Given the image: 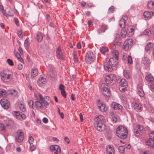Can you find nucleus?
Segmentation results:
<instances>
[{"label": "nucleus", "instance_id": "obj_1", "mask_svg": "<svg viewBox=\"0 0 154 154\" xmlns=\"http://www.w3.org/2000/svg\"><path fill=\"white\" fill-rule=\"evenodd\" d=\"M118 63V59L111 57L109 61L104 63V69L106 71L111 72L113 69L112 67L116 66Z\"/></svg>", "mask_w": 154, "mask_h": 154}, {"label": "nucleus", "instance_id": "obj_2", "mask_svg": "<svg viewBox=\"0 0 154 154\" xmlns=\"http://www.w3.org/2000/svg\"><path fill=\"white\" fill-rule=\"evenodd\" d=\"M117 136L121 139H125L127 137L128 130L125 128L120 126L118 127L116 129Z\"/></svg>", "mask_w": 154, "mask_h": 154}, {"label": "nucleus", "instance_id": "obj_3", "mask_svg": "<svg viewBox=\"0 0 154 154\" xmlns=\"http://www.w3.org/2000/svg\"><path fill=\"white\" fill-rule=\"evenodd\" d=\"M13 76L12 72L10 70L7 69L1 73L2 80L4 82H8L11 79Z\"/></svg>", "mask_w": 154, "mask_h": 154}, {"label": "nucleus", "instance_id": "obj_4", "mask_svg": "<svg viewBox=\"0 0 154 154\" xmlns=\"http://www.w3.org/2000/svg\"><path fill=\"white\" fill-rule=\"evenodd\" d=\"M105 79L106 83L110 85L114 84L116 81V75L112 74L106 75L105 77Z\"/></svg>", "mask_w": 154, "mask_h": 154}, {"label": "nucleus", "instance_id": "obj_5", "mask_svg": "<svg viewBox=\"0 0 154 154\" xmlns=\"http://www.w3.org/2000/svg\"><path fill=\"white\" fill-rule=\"evenodd\" d=\"M94 57L93 53L91 51H88L87 52L85 55L86 62L88 64H91L94 61Z\"/></svg>", "mask_w": 154, "mask_h": 154}, {"label": "nucleus", "instance_id": "obj_6", "mask_svg": "<svg viewBox=\"0 0 154 154\" xmlns=\"http://www.w3.org/2000/svg\"><path fill=\"white\" fill-rule=\"evenodd\" d=\"M101 91L103 94L107 97L110 95V91L109 86L105 84H103L101 85Z\"/></svg>", "mask_w": 154, "mask_h": 154}, {"label": "nucleus", "instance_id": "obj_7", "mask_svg": "<svg viewBox=\"0 0 154 154\" xmlns=\"http://www.w3.org/2000/svg\"><path fill=\"white\" fill-rule=\"evenodd\" d=\"M103 116L99 115V116L95 117L94 119V127L96 128V126H100L104 124L103 123Z\"/></svg>", "mask_w": 154, "mask_h": 154}, {"label": "nucleus", "instance_id": "obj_8", "mask_svg": "<svg viewBox=\"0 0 154 154\" xmlns=\"http://www.w3.org/2000/svg\"><path fill=\"white\" fill-rule=\"evenodd\" d=\"M15 138L16 141L18 142H21L24 139L23 133L21 131H17L15 135Z\"/></svg>", "mask_w": 154, "mask_h": 154}, {"label": "nucleus", "instance_id": "obj_9", "mask_svg": "<svg viewBox=\"0 0 154 154\" xmlns=\"http://www.w3.org/2000/svg\"><path fill=\"white\" fill-rule=\"evenodd\" d=\"M131 105L132 107L137 112H140L142 110V105L140 103H138L135 102H133Z\"/></svg>", "mask_w": 154, "mask_h": 154}, {"label": "nucleus", "instance_id": "obj_10", "mask_svg": "<svg viewBox=\"0 0 154 154\" xmlns=\"http://www.w3.org/2000/svg\"><path fill=\"white\" fill-rule=\"evenodd\" d=\"M144 129V128L142 125H138L136 126L134 129V132L135 135L137 136L140 135V132Z\"/></svg>", "mask_w": 154, "mask_h": 154}, {"label": "nucleus", "instance_id": "obj_11", "mask_svg": "<svg viewBox=\"0 0 154 154\" xmlns=\"http://www.w3.org/2000/svg\"><path fill=\"white\" fill-rule=\"evenodd\" d=\"M128 19V17L127 16L123 15L122 18L120 20L119 23L120 26L122 28H124L125 26V22Z\"/></svg>", "mask_w": 154, "mask_h": 154}, {"label": "nucleus", "instance_id": "obj_12", "mask_svg": "<svg viewBox=\"0 0 154 154\" xmlns=\"http://www.w3.org/2000/svg\"><path fill=\"white\" fill-rule=\"evenodd\" d=\"M0 104L5 109L8 108L10 106V103L5 98L2 99L0 101Z\"/></svg>", "mask_w": 154, "mask_h": 154}, {"label": "nucleus", "instance_id": "obj_13", "mask_svg": "<svg viewBox=\"0 0 154 154\" xmlns=\"http://www.w3.org/2000/svg\"><path fill=\"white\" fill-rule=\"evenodd\" d=\"M111 106L115 110H122L123 109V107L121 105L115 102L112 103Z\"/></svg>", "mask_w": 154, "mask_h": 154}, {"label": "nucleus", "instance_id": "obj_14", "mask_svg": "<svg viewBox=\"0 0 154 154\" xmlns=\"http://www.w3.org/2000/svg\"><path fill=\"white\" fill-rule=\"evenodd\" d=\"M57 57L59 59L63 60L64 58L62 52V50L60 47H59L56 51Z\"/></svg>", "mask_w": 154, "mask_h": 154}, {"label": "nucleus", "instance_id": "obj_15", "mask_svg": "<svg viewBox=\"0 0 154 154\" xmlns=\"http://www.w3.org/2000/svg\"><path fill=\"white\" fill-rule=\"evenodd\" d=\"M44 103V106L47 107L51 103V100L50 97L47 96H45L43 99V101L42 102Z\"/></svg>", "mask_w": 154, "mask_h": 154}, {"label": "nucleus", "instance_id": "obj_16", "mask_svg": "<svg viewBox=\"0 0 154 154\" xmlns=\"http://www.w3.org/2000/svg\"><path fill=\"white\" fill-rule=\"evenodd\" d=\"M118 81L119 82L120 86L126 87L128 85L127 82L125 79H119Z\"/></svg>", "mask_w": 154, "mask_h": 154}, {"label": "nucleus", "instance_id": "obj_17", "mask_svg": "<svg viewBox=\"0 0 154 154\" xmlns=\"http://www.w3.org/2000/svg\"><path fill=\"white\" fill-rule=\"evenodd\" d=\"M106 150L108 154H114V149L112 145L107 146Z\"/></svg>", "mask_w": 154, "mask_h": 154}, {"label": "nucleus", "instance_id": "obj_18", "mask_svg": "<svg viewBox=\"0 0 154 154\" xmlns=\"http://www.w3.org/2000/svg\"><path fill=\"white\" fill-rule=\"evenodd\" d=\"M46 81V79L43 76L41 75L38 79L37 83L39 86H41L43 84L45 83Z\"/></svg>", "mask_w": 154, "mask_h": 154}, {"label": "nucleus", "instance_id": "obj_19", "mask_svg": "<svg viewBox=\"0 0 154 154\" xmlns=\"http://www.w3.org/2000/svg\"><path fill=\"white\" fill-rule=\"evenodd\" d=\"M137 93L140 97H143L144 96V93L143 91L142 87L141 86H138L137 87Z\"/></svg>", "mask_w": 154, "mask_h": 154}, {"label": "nucleus", "instance_id": "obj_20", "mask_svg": "<svg viewBox=\"0 0 154 154\" xmlns=\"http://www.w3.org/2000/svg\"><path fill=\"white\" fill-rule=\"evenodd\" d=\"M97 106L100 110L102 112H105L107 110V107L104 104L102 103L98 104Z\"/></svg>", "mask_w": 154, "mask_h": 154}, {"label": "nucleus", "instance_id": "obj_21", "mask_svg": "<svg viewBox=\"0 0 154 154\" xmlns=\"http://www.w3.org/2000/svg\"><path fill=\"white\" fill-rule=\"evenodd\" d=\"M145 79L147 81L150 83H154V77L150 74L147 75L145 77Z\"/></svg>", "mask_w": 154, "mask_h": 154}, {"label": "nucleus", "instance_id": "obj_22", "mask_svg": "<svg viewBox=\"0 0 154 154\" xmlns=\"http://www.w3.org/2000/svg\"><path fill=\"white\" fill-rule=\"evenodd\" d=\"M154 14L153 12H149L148 11H145L144 12L143 16L145 18L149 19L151 18Z\"/></svg>", "mask_w": 154, "mask_h": 154}, {"label": "nucleus", "instance_id": "obj_23", "mask_svg": "<svg viewBox=\"0 0 154 154\" xmlns=\"http://www.w3.org/2000/svg\"><path fill=\"white\" fill-rule=\"evenodd\" d=\"M146 145L149 146L150 147L154 149V140L151 138L149 139L146 142Z\"/></svg>", "mask_w": 154, "mask_h": 154}, {"label": "nucleus", "instance_id": "obj_24", "mask_svg": "<svg viewBox=\"0 0 154 154\" xmlns=\"http://www.w3.org/2000/svg\"><path fill=\"white\" fill-rule=\"evenodd\" d=\"M50 149L51 151H56L58 152H61L60 148L57 145H52L50 147Z\"/></svg>", "mask_w": 154, "mask_h": 154}, {"label": "nucleus", "instance_id": "obj_25", "mask_svg": "<svg viewBox=\"0 0 154 154\" xmlns=\"http://www.w3.org/2000/svg\"><path fill=\"white\" fill-rule=\"evenodd\" d=\"M2 121L7 126H9L11 123V121L7 117L4 116L2 118Z\"/></svg>", "mask_w": 154, "mask_h": 154}, {"label": "nucleus", "instance_id": "obj_26", "mask_svg": "<svg viewBox=\"0 0 154 154\" xmlns=\"http://www.w3.org/2000/svg\"><path fill=\"white\" fill-rule=\"evenodd\" d=\"M35 38L38 42H41L43 39V34L40 32H38L36 34Z\"/></svg>", "mask_w": 154, "mask_h": 154}, {"label": "nucleus", "instance_id": "obj_27", "mask_svg": "<svg viewBox=\"0 0 154 154\" xmlns=\"http://www.w3.org/2000/svg\"><path fill=\"white\" fill-rule=\"evenodd\" d=\"M142 63L145 65L148 66L150 64V62L149 59L148 58L146 57H144L143 58Z\"/></svg>", "mask_w": 154, "mask_h": 154}, {"label": "nucleus", "instance_id": "obj_28", "mask_svg": "<svg viewBox=\"0 0 154 154\" xmlns=\"http://www.w3.org/2000/svg\"><path fill=\"white\" fill-rule=\"evenodd\" d=\"M127 31L129 36H132L134 32V29L133 27L132 26H129L127 29Z\"/></svg>", "mask_w": 154, "mask_h": 154}, {"label": "nucleus", "instance_id": "obj_29", "mask_svg": "<svg viewBox=\"0 0 154 154\" xmlns=\"http://www.w3.org/2000/svg\"><path fill=\"white\" fill-rule=\"evenodd\" d=\"M38 74V71L37 69H32L31 70V76L32 78H34Z\"/></svg>", "mask_w": 154, "mask_h": 154}, {"label": "nucleus", "instance_id": "obj_30", "mask_svg": "<svg viewBox=\"0 0 154 154\" xmlns=\"http://www.w3.org/2000/svg\"><path fill=\"white\" fill-rule=\"evenodd\" d=\"M20 109L23 112H25L26 110V108L23 103L19 101L18 102Z\"/></svg>", "mask_w": 154, "mask_h": 154}, {"label": "nucleus", "instance_id": "obj_31", "mask_svg": "<svg viewBox=\"0 0 154 154\" xmlns=\"http://www.w3.org/2000/svg\"><path fill=\"white\" fill-rule=\"evenodd\" d=\"M123 75L126 79H129L131 77V74L129 71L127 70H124Z\"/></svg>", "mask_w": 154, "mask_h": 154}, {"label": "nucleus", "instance_id": "obj_32", "mask_svg": "<svg viewBox=\"0 0 154 154\" xmlns=\"http://www.w3.org/2000/svg\"><path fill=\"white\" fill-rule=\"evenodd\" d=\"M95 128L98 131H104L106 129V125L104 124L103 125H101V126H96Z\"/></svg>", "mask_w": 154, "mask_h": 154}, {"label": "nucleus", "instance_id": "obj_33", "mask_svg": "<svg viewBox=\"0 0 154 154\" xmlns=\"http://www.w3.org/2000/svg\"><path fill=\"white\" fill-rule=\"evenodd\" d=\"M147 7L150 9H154V1H149L147 4Z\"/></svg>", "mask_w": 154, "mask_h": 154}, {"label": "nucleus", "instance_id": "obj_34", "mask_svg": "<svg viewBox=\"0 0 154 154\" xmlns=\"http://www.w3.org/2000/svg\"><path fill=\"white\" fill-rule=\"evenodd\" d=\"M42 102H40L39 101H37L35 102V105L38 109H41L43 108L44 106L42 103Z\"/></svg>", "mask_w": 154, "mask_h": 154}, {"label": "nucleus", "instance_id": "obj_35", "mask_svg": "<svg viewBox=\"0 0 154 154\" xmlns=\"http://www.w3.org/2000/svg\"><path fill=\"white\" fill-rule=\"evenodd\" d=\"M29 45V39L27 38L24 42V46L25 48L27 50Z\"/></svg>", "mask_w": 154, "mask_h": 154}, {"label": "nucleus", "instance_id": "obj_36", "mask_svg": "<svg viewBox=\"0 0 154 154\" xmlns=\"http://www.w3.org/2000/svg\"><path fill=\"white\" fill-rule=\"evenodd\" d=\"M112 54L113 56V58L118 59L119 57V52L118 51L115 50L112 52Z\"/></svg>", "mask_w": 154, "mask_h": 154}, {"label": "nucleus", "instance_id": "obj_37", "mask_svg": "<svg viewBox=\"0 0 154 154\" xmlns=\"http://www.w3.org/2000/svg\"><path fill=\"white\" fill-rule=\"evenodd\" d=\"M7 96L5 91L3 89H0V97H5Z\"/></svg>", "mask_w": 154, "mask_h": 154}, {"label": "nucleus", "instance_id": "obj_38", "mask_svg": "<svg viewBox=\"0 0 154 154\" xmlns=\"http://www.w3.org/2000/svg\"><path fill=\"white\" fill-rule=\"evenodd\" d=\"M48 73L51 77L52 78H54V77L55 75L52 68L49 69Z\"/></svg>", "mask_w": 154, "mask_h": 154}, {"label": "nucleus", "instance_id": "obj_39", "mask_svg": "<svg viewBox=\"0 0 154 154\" xmlns=\"http://www.w3.org/2000/svg\"><path fill=\"white\" fill-rule=\"evenodd\" d=\"M122 102L124 103H126L127 102L126 97L124 96L121 95L119 97Z\"/></svg>", "mask_w": 154, "mask_h": 154}, {"label": "nucleus", "instance_id": "obj_40", "mask_svg": "<svg viewBox=\"0 0 154 154\" xmlns=\"http://www.w3.org/2000/svg\"><path fill=\"white\" fill-rule=\"evenodd\" d=\"M107 29V27L106 25H103L102 26L100 29H99L98 31L99 33H100L104 32Z\"/></svg>", "mask_w": 154, "mask_h": 154}, {"label": "nucleus", "instance_id": "obj_41", "mask_svg": "<svg viewBox=\"0 0 154 154\" xmlns=\"http://www.w3.org/2000/svg\"><path fill=\"white\" fill-rule=\"evenodd\" d=\"M127 32L126 29L123 28L121 31L120 33V35L122 38H124L126 36Z\"/></svg>", "mask_w": 154, "mask_h": 154}, {"label": "nucleus", "instance_id": "obj_42", "mask_svg": "<svg viewBox=\"0 0 154 154\" xmlns=\"http://www.w3.org/2000/svg\"><path fill=\"white\" fill-rule=\"evenodd\" d=\"M100 52L101 53L104 54L105 52L108 51V49L107 47H103L100 48Z\"/></svg>", "mask_w": 154, "mask_h": 154}, {"label": "nucleus", "instance_id": "obj_43", "mask_svg": "<svg viewBox=\"0 0 154 154\" xmlns=\"http://www.w3.org/2000/svg\"><path fill=\"white\" fill-rule=\"evenodd\" d=\"M20 114L21 113L19 112L15 111L14 116L16 119L19 120Z\"/></svg>", "mask_w": 154, "mask_h": 154}, {"label": "nucleus", "instance_id": "obj_44", "mask_svg": "<svg viewBox=\"0 0 154 154\" xmlns=\"http://www.w3.org/2000/svg\"><path fill=\"white\" fill-rule=\"evenodd\" d=\"M152 43L149 42L147 45L145 47V49L146 51H148L152 47Z\"/></svg>", "mask_w": 154, "mask_h": 154}, {"label": "nucleus", "instance_id": "obj_45", "mask_svg": "<svg viewBox=\"0 0 154 154\" xmlns=\"http://www.w3.org/2000/svg\"><path fill=\"white\" fill-rule=\"evenodd\" d=\"M125 42L130 46L132 44L133 41L131 39H128L126 40Z\"/></svg>", "mask_w": 154, "mask_h": 154}, {"label": "nucleus", "instance_id": "obj_46", "mask_svg": "<svg viewBox=\"0 0 154 154\" xmlns=\"http://www.w3.org/2000/svg\"><path fill=\"white\" fill-rule=\"evenodd\" d=\"M3 6L2 5H0V11L3 13V14L5 16H7V15H9V16H11V17H12L13 15V13H11L10 14V15H7L6 14H5V12H4V11H3Z\"/></svg>", "mask_w": 154, "mask_h": 154}, {"label": "nucleus", "instance_id": "obj_47", "mask_svg": "<svg viewBox=\"0 0 154 154\" xmlns=\"http://www.w3.org/2000/svg\"><path fill=\"white\" fill-rule=\"evenodd\" d=\"M34 139L32 136L30 135L28 141L29 143L31 145L34 142Z\"/></svg>", "mask_w": 154, "mask_h": 154}, {"label": "nucleus", "instance_id": "obj_48", "mask_svg": "<svg viewBox=\"0 0 154 154\" xmlns=\"http://www.w3.org/2000/svg\"><path fill=\"white\" fill-rule=\"evenodd\" d=\"M125 147L123 146H120L119 148V151L120 153H122L124 152Z\"/></svg>", "mask_w": 154, "mask_h": 154}, {"label": "nucleus", "instance_id": "obj_49", "mask_svg": "<svg viewBox=\"0 0 154 154\" xmlns=\"http://www.w3.org/2000/svg\"><path fill=\"white\" fill-rule=\"evenodd\" d=\"M128 63L129 64H131L133 63L132 60V57L131 56L129 55L128 57Z\"/></svg>", "mask_w": 154, "mask_h": 154}, {"label": "nucleus", "instance_id": "obj_50", "mask_svg": "<svg viewBox=\"0 0 154 154\" xmlns=\"http://www.w3.org/2000/svg\"><path fill=\"white\" fill-rule=\"evenodd\" d=\"M129 46L124 42L123 45V48L124 50L125 51H127L129 48Z\"/></svg>", "mask_w": 154, "mask_h": 154}, {"label": "nucleus", "instance_id": "obj_51", "mask_svg": "<svg viewBox=\"0 0 154 154\" xmlns=\"http://www.w3.org/2000/svg\"><path fill=\"white\" fill-rule=\"evenodd\" d=\"M143 34L145 35L149 36L151 34V32L149 30L145 29L143 32Z\"/></svg>", "mask_w": 154, "mask_h": 154}, {"label": "nucleus", "instance_id": "obj_52", "mask_svg": "<svg viewBox=\"0 0 154 154\" xmlns=\"http://www.w3.org/2000/svg\"><path fill=\"white\" fill-rule=\"evenodd\" d=\"M73 58L74 59L75 62H78V58L76 53L74 51L73 53Z\"/></svg>", "mask_w": 154, "mask_h": 154}, {"label": "nucleus", "instance_id": "obj_53", "mask_svg": "<svg viewBox=\"0 0 154 154\" xmlns=\"http://www.w3.org/2000/svg\"><path fill=\"white\" fill-rule=\"evenodd\" d=\"M36 146L35 145H32L30 146L29 150L31 151H33L36 149Z\"/></svg>", "mask_w": 154, "mask_h": 154}, {"label": "nucleus", "instance_id": "obj_54", "mask_svg": "<svg viewBox=\"0 0 154 154\" xmlns=\"http://www.w3.org/2000/svg\"><path fill=\"white\" fill-rule=\"evenodd\" d=\"M26 118V115L24 113H21L20 115L19 120L24 119Z\"/></svg>", "mask_w": 154, "mask_h": 154}, {"label": "nucleus", "instance_id": "obj_55", "mask_svg": "<svg viewBox=\"0 0 154 154\" xmlns=\"http://www.w3.org/2000/svg\"><path fill=\"white\" fill-rule=\"evenodd\" d=\"M17 34L18 36L20 38L23 37L22 32L21 30H19L17 31Z\"/></svg>", "mask_w": 154, "mask_h": 154}, {"label": "nucleus", "instance_id": "obj_56", "mask_svg": "<svg viewBox=\"0 0 154 154\" xmlns=\"http://www.w3.org/2000/svg\"><path fill=\"white\" fill-rule=\"evenodd\" d=\"M149 136L150 137L149 138H151L154 140V132L151 131L149 133Z\"/></svg>", "mask_w": 154, "mask_h": 154}, {"label": "nucleus", "instance_id": "obj_57", "mask_svg": "<svg viewBox=\"0 0 154 154\" xmlns=\"http://www.w3.org/2000/svg\"><path fill=\"white\" fill-rule=\"evenodd\" d=\"M7 62L8 64L11 66H13L14 65V63L12 60L10 59H8L7 60Z\"/></svg>", "mask_w": 154, "mask_h": 154}, {"label": "nucleus", "instance_id": "obj_58", "mask_svg": "<svg viewBox=\"0 0 154 154\" xmlns=\"http://www.w3.org/2000/svg\"><path fill=\"white\" fill-rule=\"evenodd\" d=\"M28 104L29 107L31 108H33L34 103L32 100H30L29 101Z\"/></svg>", "mask_w": 154, "mask_h": 154}, {"label": "nucleus", "instance_id": "obj_59", "mask_svg": "<svg viewBox=\"0 0 154 154\" xmlns=\"http://www.w3.org/2000/svg\"><path fill=\"white\" fill-rule=\"evenodd\" d=\"M114 44L115 45H118L119 46H121L122 45L121 42H118L116 40L114 41Z\"/></svg>", "mask_w": 154, "mask_h": 154}, {"label": "nucleus", "instance_id": "obj_60", "mask_svg": "<svg viewBox=\"0 0 154 154\" xmlns=\"http://www.w3.org/2000/svg\"><path fill=\"white\" fill-rule=\"evenodd\" d=\"M17 91L14 90H12L11 91V94L13 95V96H15L17 94Z\"/></svg>", "mask_w": 154, "mask_h": 154}, {"label": "nucleus", "instance_id": "obj_61", "mask_svg": "<svg viewBox=\"0 0 154 154\" xmlns=\"http://www.w3.org/2000/svg\"><path fill=\"white\" fill-rule=\"evenodd\" d=\"M117 119L116 117L115 116H112L111 118V121L113 123H116L117 121Z\"/></svg>", "mask_w": 154, "mask_h": 154}, {"label": "nucleus", "instance_id": "obj_62", "mask_svg": "<svg viewBox=\"0 0 154 154\" xmlns=\"http://www.w3.org/2000/svg\"><path fill=\"white\" fill-rule=\"evenodd\" d=\"M38 96L39 98V100L41 102H43V101L44 98L42 95L41 94H38Z\"/></svg>", "mask_w": 154, "mask_h": 154}, {"label": "nucleus", "instance_id": "obj_63", "mask_svg": "<svg viewBox=\"0 0 154 154\" xmlns=\"http://www.w3.org/2000/svg\"><path fill=\"white\" fill-rule=\"evenodd\" d=\"M5 126L2 124H0V131L5 130Z\"/></svg>", "mask_w": 154, "mask_h": 154}, {"label": "nucleus", "instance_id": "obj_64", "mask_svg": "<svg viewBox=\"0 0 154 154\" xmlns=\"http://www.w3.org/2000/svg\"><path fill=\"white\" fill-rule=\"evenodd\" d=\"M142 154H153L152 151L146 150Z\"/></svg>", "mask_w": 154, "mask_h": 154}]
</instances>
